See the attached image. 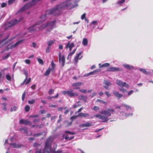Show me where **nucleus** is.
<instances>
[{
    "mask_svg": "<svg viewBox=\"0 0 153 153\" xmlns=\"http://www.w3.org/2000/svg\"><path fill=\"white\" fill-rule=\"evenodd\" d=\"M97 102H100L101 103H103L105 105H106L107 104V103L105 102L102 100H97Z\"/></svg>",
    "mask_w": 153,
    "mask_h": 153,
    "instance_id": "79ce46f5",
    "label": "nucleus"
},
{
    "mask_svg": "<svg viewBox=\"0 0 153 153\" xmlns=\"http://www.w3.org/2000/svg\"><path fill=\"white\" fill-rule=\"evenodd\" d=\"M97 20L94 21H92L90 24V25L91 26H93V28H94L96 25H97Z\"/></svg>",
    "mask_w": 153,
    "mask_h": 153,
    "instance_id": "412c9836",
    "label": "nucleus"
},
{
    "mask_svg": "<svg viewBox=\"0 0 153 153\" xmlns=\"http://www.w3.org/2000/svg\"><path fill=\"white\" fill-rule=\"evenodd\" d=\"M134 92V91L131 90L130 91H129L128 93V96L131 95Z\"/></svg>",
    "mask_w": 153,
    "mask_h": 153,
    "instance_id": "3c124183",
    "label": "nucleus"
},
{
    "mask_svg": "<svg viewBox=\"0 0 153 153\" xmlns=\"http://www.w3.org/2000/svg\"><path fill=\"white\" fill-rule=\"evenodd\" d=\"M73 90H71L68 91H64L62 92V93L64 95L67 94L70 97H74L78 95V94L76 93H73Z\"/></svg>",
    "mask_w": 153,
    "mask_h": 153,
    "instance_id": "9d476101",
    "label": "nucleus"
},
{
    "mask_svg": "<svg viewBox=\"0 0 153 153\" xmlns=\"http://www.w3.org/2000/svg\"><path fill=\"white\" fill-rule=\"evenodd\" d=\"M114 112V110L112 108H108L107 110H103L100 111V113L108 116H110L111 114H113Z\"/></svg>",
    "mask_w": 153,
    "mask_h": 153,
    "instance_id": "0eeeda50",
    "label": "nucleus"
},
{
    "mask_svg": "<svg viewBox=\"0 0 153 153\" xmlns=\"http://www.w3.org/2000/svg\"><path fill=\"white\" fill-rule=\"evenodd\" d=\"M79 91L81 92H82L83 93H85V94L87 92V91H86V90L85 89H79Z\"/></svg>",
    "mask_w": 153,
    "mask_h": 153,
    "instance_id": "c03bdc74",
    "label": "nucleus"
},
{
    "mask_svg": "<svg viewBox=\"0 0 153 153\" xmlns=\"http://www.w3.org/2000/svg\"><path fill=\"white\" fill-rule=\"evenodd\" d=\"M116 83L120 87H125L126 88H128L129 87V85L128 84L125 82H123L119 80H116Z\"/></svg>",
    "mask_w": 153,
    "mask_h": 153,
    "instance_id": "9b49d317",
    "label": "nucleus"
},
{
    "mask_svg": "<svg viewBox=\"0 0 153 153\" xmlns=\"http://www.w3.org/2000/svg\"><path fill=\"white\" fill-rule=\"evenodd\" d=\"M78 117V115H77V116H73L71 117L70 118H71V120H73L74 119H76Z\"/></svg>",
    "mask_w": 153,
    "mask_h": 153,
    "instance_id": "603ef678",
    "label": "nucleus"
},
{
    "mask_svg": "<svg viewBox=\"0 0 153 153\" xmlns=\"http://www.w3.org/2000/svg\"><path fill=\"white\" fill-rule=\"evenodd\" d=\"M59 63L61 64L62 66H63L65 63V58L64 56L61 55V53H59Z\"/></svg>",
    "mask_w": 153,
    "mask_h": 153,
    "instance_id": "4468645a",
    "label": "nucleus"
},
{
    "mask_svg": "<svg viewBox=\"0 0 153 153\" xmlns=\"http://www.w3.org/2000/svg\"><path fill=\"white\" fill-rule=\"evenodd\" d=\"M20 131H24V133L25 134L27 133V131L24 128H20L19 129Z\"/></svg>",
    "mask_w": 153,
    "mask_h": 153,
    "instance_id": "a18cd8bd",
    "label": "nucleus"
},
{
    "mask_svg": "<svg viewBox=\"0 0 153 153\" xmlns=\"http://www.w3.org/2000/svg\"><path fill=\"white\" fill-rule=\"evenodd\" d=\"M15 1V0H9L8 1V4L10 5L13 4Z\"/></svg>",
    "mask_w": 153,
    "mask_h": 153,
    "instance_id": "49530a36",
    "label": "nucleus"
},
{
    "mask_svg": "<svg viewBox=\"0 0 153 153\" xmlns=\"http://www.w3.org/2000/svg\"><path fill=\"white\" fill-rule=\"evenodd\" d=\"M92 126V123L91 122H87L86 123L80 125L79 126L81 128L88 127Z\"/></svg>",
    "mask_w": 153,
    "mask_h": 153,
    "instance_id": "f3484780",
    "label": "nucleus"
},
{
    "mask_svg": "<svg viewBox=\"0 0 153 153\" xmlns=\"http://www.w3.org/2000/svg\"><path fill=\"white\" fill-rule=\"evenodd\" d=\"M99 109L100 108L99 107L96 106H94L92 108V110L95 111H97L99 110Z\"/></svg>",
    "mask_w": 153,
    "mask_h": 153,
    "instance_id": "72a5a7b5",
    "label": "nucleus"
},
{
    "mask_svg": "<svg viewBox=\"0 0 153 153\" xmlns=\"http://www.w3.org/2000/svg\"><path fill=\"white\" fill-rule=\"evenodd\" d=\"M94 71H93V72H91L89 73H88V74H87L86 75V76H90L91 74H93L94 73Z\"/></svg>",
    "mask_w": 153,
    "mask_h": 153,
    "instance_id": "e2e57ef3",
    "label": "nucleus"
},
{
    "mask_svg": "<svg viewBox=\"0 0 153 153\" xmlns=\"http://www.w3.org/2000/svg\"><path fill=\"white\" fill-rule=\"evenodd\" d=\"M54 92V90L53 89H50L48 92L49 94H52L53 92Z\"/></svg>",
    "mask_w": 153,
    "mask_h": 153,
    "instance_id": "13d9d810",
    "label": "nucleus"
},
{
    "mask_svg": "<svg viewBox=\"0 0 153 153\" xmlns=\"http://www.w3.org/2000/svg\"><path fill=\"white\" fill-rule=\"evenodd\" d=\"M6 78L9 81H10L11 80V77L10 76V74H7L6 75Z\"/></svg>",
    "mask_w": 153,
    "mask_h": 153,
    "instance_id": "f704fd0d",
    "label": "nucleus"
},
{
    "mask_svg": "<svg viewBox=\"0 0 153 153\" xmlns=\"http://www.w3.org/2000/svg\"><path fill=\"white\" fill-rule=\"evenodd\" d=\"M88 41L87 39L86 38L83 39L82 43L84 46H87L88 44Z\"/></svg>",
    "mask_w": 153,
    "mask_h": 153,
    "instance_id": "393cba45",
    "label": "nucleus"
},
{
    "mask_svg": "<svg viewBox=\"0 0 153 153\" xmlns=\"http://www.w3.org/2000/svg\"><path fill=\"white\" fill-rule=\"evenodd\" d=\"M38 61L39 64L41 65H43V62L42 60L40 58H38L37 59Z\"/></svg>",
    "mask_w": 153,
    "mask_h": 153,
    "instance_id": "58836bf2",
    "label": "nucleus"
},
{
    "mask_svg": "<svg viewBox=\"0 0 153 153\" xmlns=\"http://www.w3.org/2000/svg\"><path fill=\"white\" fill-rule=\"evenodd\" d=\"M17 108V107L16 106H14L13 108H11L10 110L11 111H16Z\"/></svg>",
    "mask_w": 153,
    "mask_h": 153,
    "instance_id": "ea45409f",
    "label": "nucleus"
},
{
    "mask_svg": "<svg viewBox=\"0 0 153 153\" xmlns=\"http://www.w3.org/2000/svg\"><path fill=\"white\" fill-rule=\"evenodd\" d=\"M107 70L108 71L115 72L120 71V70L118 68L111 67L108 68Z\"/></svg>",
    "mask_w": 153,
    "mask_h": 153,
    "instance_id": "2eb2a0df",
    "label": "nucleus"
},
{
    "mask_svg": "<svg viewBox=\"0 0 153 153\" xmlns=\"http://www.w3.org/2000/svg\"><path fill=\"white\" fill-rule=\"evenodd\" d=\"M82 53V52H80L78 54H77L74 58V63L76 64L78 62V60L80 59L82 57V56H81Z\"/></svg>",
    "mask_w": 153,
    "mask_h": 153,
    "instance_id": "ddd939ff",
    "label": "nucleus"
},
{
    "mask_svg": "<svg viewBox=\"0 0 153 153\" xmlns=\"http://www.w3.org/2000/svg\"><path fill=\"white\" fill-rule=\"evenodd\" d=\"M25 62L27 64H29L30 63V61L29 59H26L25 60Z\"/></svg>",
    "mask_w": 153,
    "mask_h": 153,
    "instance_id": "6e6d98bb",
    "label": "nucleus"
},
{
    "mask_svg": "<svg viewBox=\"0 0 153 153\" xmlns=\"http://www.w3.org/2000/svg\"><path fill=\"white\" fill-rule=\"evenodd\" d=\"M125 1V0H122L121 1H119L117 2L118 4H121L123 3Z\"/></svg>",
    "mask_w": 153,
    "mask_h": 153,
    "instance_id": "0e129e2a",
    "label": "nucleus"
},
{
    "mask_svg": "<svg viewBox=\"0 0 153 153\" xmlns=\"http://www.w3.org/2000/svg\"><path fill=\"white\" fill-rule=\"evenodd\" d=\"M31 46L35 48H37L36 46V44L34 42L32 43Z\"/></svg>",
    "mask_w": 153,
    "mask_h": 153,
    "instance_id": "bf43d9fd",
    "label": "nucleus"
},
{
    "mask_svg": "<svg viewBox=\"0 0 153 153\" xmlns=\"http://www.w3.org/2000/svg\"><path fill=\"white\" fill-rule=\"evenodd\" d=\"M94 117L101 120L102 122H107L109 120L107 116L101 114H95L94 115Z\"/></svg>",
    "mask_w": 153,
    "mask_h": 153,
    "instance_id": "6e6552de",
    "label": "nucleus"
},
{
    "mask_svg": "<svg viewBox=\"0 0 153 153\" xmlns=\"http://www.w3.org/2000/svg\"><path fill=\"white\" fill-rule=\"evenodd\" d=\"M63 136L65 137V139L66 140H71L73 139L74 138V136L69 137L68 135L64 134L63 135Z\"/></svg>",
    "mask_w": 153,
    "mask_h": 153,
    "instance_id": "b1692460",
    "label": "nucleus"
},
{
    "mask_svg": "<svg viewBox=\"0 0 153 153\" xmlns=\"http://www.w3.org/2000/svg\"><path fill=\"white\" fill-rule=\"evenodd\" d=\"M10 53H8L7 54L6 56H4L3 57V59H5L7 58L10 55Z\"/></svg>",
    "mask_w": 153,
    "mask_h": 153,
    "instance_id": "a19ab883",
    "label": "nucleus"
},
{
    "mask_svg": "<svg viewBox=\"0 0 153 153\" xmlns=\"http://www.w3.org/2000/svg\"><path fill=\"white\" fill-rule=\"evenodd\" d=\"M51 65L52 67V69H54V68L55 67V64L54 63V62L53 61H52L51 63Z\"/></svg>",
    "mask_w": 153,
    "mask_h": 153,
    "instance_id": "de8ad7c7",
    "label": "nucleus"
},
{
    "mask_svg": "<svg viewBox=\"0 0 153 153\" xmlns=\"http://www.w3.org/2000/svg\"><path fill=\"white\" fill-rule=\"evenodd\" d=\"M42 22V21H39L36 23L32 25L28 29L30 33H32L36 31V29L35 28V27L36 26L39 25Z\"/></svg>",
    "mask_w": 153,
    "mask_h": 153,
    "instance_id": "1a4fd4ad",
    "label": "nucleus"
},
{
    "mask_svg": "<svg viewBox=\"0 0 153 153\" xmlns=\"http://www.w3.org/2000/svg\"><path fill=\"white\" fill-rule=\"evenodd\" d=\"M54 42L53 40H50L48 41L47 42V44L48 46H50Z\"/></svg>",
    "mask_w": 153,
    "mask_h": 153,
    "instance_id": "cd10ccee",
    "label": "nucleus"
},
{
    "mask_svg": "<svg viewBox=\"0 0 153 153\" xmlns=\"http://www.w3.org/2000/svg\"><path fill=\"white\" fill-rule=\"evenodd\" d=\"M40 112L42 114H43L45 113L46 111L45 110H42L40 111Z\"/></svg>",
    "mask_w": 153,
    "mask_h": 153,
    "instance_id": "69168bd1",
    "label": "nucleus"
},
{
    "mask_svg": "<svg viewBox=\"0 0 153 153\" xmlns=\"http://www.w3.org/2000/svg\"><path fill=\"white\" fill-rule=\"evenodd\" d=\"M53 148L52 150L50 144L48 143V140L45 143L44 151V153H50L51 152L53 153L54 151H55V150L56 148L57 145L56 143H54L53 144Z\"/></svg>",
    "mask_w": 153,
    "mask_h": 153,
    "instance_id": "7ed1b4c3",
    "label": "nucleus"
},
{
    "mask_svg": "<svg viewBox=\"0 0 153 153\" xmlns=\"http://www.w3.org/2000/svg\"><path fill=\"white\" fill-rule=\"evenodd\" d=\"M99 65L100 66V68H102L103 67H108L110 65V64L108 63H105L101 65L100 64H99Z\"/></svg>",
    "mask_w": 153,
    "mask_h": 153,
    "instance_id": "a878e982",
    "label": "nucleus"
},
{
    "mask_svg": "<svg viewBox=\"0 0 153 153\" xmlns=\"http://www.w3.org/2000/svg\"><path fill=\"white\" fill-rule=\"evenodd\" d=\"M27 78H26L25 79L24 81V82H25V83L26 85L29 83L30 82L31 80L30 78H29L28 80H27Z\"/></svg>",
    "mask_w": 153,
    "mask_h": 153,
    "instance_id": "7c9ffc66",
    "label": "nucleus"
},
{
    "mask_svg": "<svg viewBox=\"0 0 153 153\" xmlns=\"http://www.w3.org/2000/svg\"><path fill=\"white\" fill-rule=\"evenodd\" d=\"M40 0H33L31 2L25 4V6L22 7L18 12H23L27 9L29 8L32 5H33L35 3Z\"/></svg>",
    "mask_w": 153,
    "mask_h": 153,
    "instance_id": "423d86ee",
    "label": "nucleus"
},
{
    "mask_svg": "<svg viewBox=\"0 0 153 153\" xmlns=\"http://www.w3.org/2000/svg\"><path fill=\"white\" fill-rule=\"evenodd\" d=\"M21 20V19H20L19 20L14 19L9 22L6 23L3 26V27H4V29L6 30L9 27H13L14 25L18 24Z\"/></svg>",
    "mask_w": 153,
    "mask_h": 153,
    "instance_id": "20e7f679",
    "label": "nucleus"
},
{
    "mask_svg": "<svg viewBox=\"0 0 153 153\" xmlns=\"http://www.w3.org/2000/svg\"><path fill=\"white\" fill-rule=\"evenodd\" d=\"M105 94L107 95L108 97H109L111 96V94L107 91L105 92Z\"/></svg>",
    "mask_w": 153,
    "mask_h": 153,
    "instance_id": "5fc2aeb1",
    "label": "nucleus"
},
{
    "mask_svg": "<svg viewBox=\"0 0 153 153\" xmlns=\"http://www.w3.org/2000/svg\"><path fill=\"white\" fill-rule=\"evenodd\" d=\"M30 107L29 105H26L25 107V110L26 111H28L30 110Z\"/></svg>",
    "mask_w": 153,
    "mask_h": 153,
    "instance_id": "37998d69",
    "label": "nucleus"
},
{
    "mask_svg": "<svg viewBox=\"0 0 153 153\" xmlns=\"http://www.w3.org/2000/svg\"><path fill=\"white\" fill-rule=\"evenodd\" d=\"M41 134H42L41 133L36 134H34L33 136L34 137H37V136H38L41 135Z\"/></svg>",
    "mask_w": 153,
    "mask_h": 153,
    "instance_id": "338daca9",
    "label": "nucleus"
},
{
    "mask_svg": "<svg viewBox=\"0 0 153 153\" xmlns=\"http://www.w3.org/2000/svg\"><path fill=\"white\" fill-rule=\"evenodd\" d=\"M7 4L5 3H3L1 4V7L2 8L5 7L6 6Z\"/></svg>",
    "mask_w": 153,
    "mask_h": 153,
    "instance_id": "09e8293b",
    "label": "nucleus"
},
{
    "mask_svg": "<svg viewBox=\"0 0 153 153\" xmlns=\"http://www.w3.org/2000/svg\"><path fill=\"white\" fill-rule=\"evenodd\" d=\"M103 83L107 86H109L111 85V84L110 82L106 80L104 81Z\"/></svg>",
    "mask_w": 153,
    "mask_h": 153,
    "instance_id": "2f4dec72",
    "label": "nucleus"
},
{
    "mask_svg": "<svg viewBox=\"0 0 153 153\" xmlns=\"http://www.w3.org/2000/svg\"><path fill=\"white\" fill-rule=\"evenodd\" d=\"M2 105L3 106V107L2 108V110L4 111H6L7 110V108L6 107V105L7 104L5 103H3L2 104Z\"/></svg>",
    "mask_w": 153,
    "mask_h": 153,
    "instance_id": "e433bc0d",
    "label": "nucleus"
},
{
    "mask_svg": "<svg viewBox=\"0 0 153 153\" xmlns=\"http://www.w3.org/2000/svg\"><path fill=\"white\" fill-rule=\"evenodd\" d=\"M28 102L29 104H33L35 102V101L34 100H31L28 101Z\"/></svg>",
    "mask_w": 153,
    "mask_h": 153,
    "instance_id": "8fccbe9b",
    "label": "nucleus"
},
{
    "mask_svg": "<svg viewBox=\"0 0 153 153\" xmlns=\"http://www.w3.org/2000/svg\"><path fill=\"white\" fill-rule=\"evenodd\" d=\"M22 42V41H19L17 42H16L15 44L12 45L10 44H8L7 45H6V44H7L8 43V42H7V43L5 42H4V44H5V45H4L5 46V48L4 49L3 51L1 52V53H3L4 52L7 51H8L10 49H13L15 47H16L18 45H19L21 42Z\"/></svg>",
    "mask_w": 153,
    "mask_h": 153,
    "instance_id": "39448f33",
    "label": "nucleus"
},
{
    "mask_svg": "<svg viewBox=\"0 0 153 153\" xmlns=\"http://www.w3.org/2000/svg\"><path fill=\"white\" fill-rule=\"evenodd\" d=\"M65 132L66 133H68L69 134H75V133L74 132H71L69 131H65Z\"/></svg>",
    "mask_w": 153,
    "mask_h": 153,
    "instance_id": "052dcab7",
    "label": "nucleus"
},
{
    "mask_svg": "<svg viewBox=\"0 0 153 153\" xmlns=\"http://www.w3.org/2000/svg\"><path fill=\"white\" fill-rule=\"evenodd\" d=\"M83 84L82 82L74 83L72 84L71 86L74 90H77L79 89V87Z\"/></svg>",
    "mask_w": 153,
    "mask_h": 153,
    "instance_id": "f8f14e48",
    "label": "nucleus"
},
{
    "mask_svg": "<svg viewBox=\"0 0 153 153\" xmlns=\"http://www.w3.org/2000/svg\"><path fill=\"white\" fill-rule=\"evenodd\" d=\"M55 21H53L47 23L46 24H43L41 25L39 27V30H42L46 27H48V29L46 31V33L50 32L54 27L55 26Z\"/></svg>",
    "mask_w": 153,
    "mask_h": 153,
    "instance_id": "f03ea898",
    "label": "nucleus"
},
{
    "mask_svg": "<svg viewBox=\"0 0 153 153\" xmlns=\"http://www.w3.org/2000/svg\"><path fill=\"white\" fill-rule=\"evenodd\" d=\"M10 146H12L13 148H19L21 146L20 144H17L16 143H13L10 144Z\"/></svg>",
    "mask_w": 153,
    "mask_h": 153,
    "instance_id": "4be33fe9",
    "label": "nucleus"
},
{
    "mask_svg": "<svg viewBox=\"0 0 153 153\" xmlns=\"http://www.w3.org/2000/svg\"><path fill=\"white\" fill-rule=\"evenodd\" d=\"M119 90L123 93H126L127 92V90L126 89L124 88L123 87H122L121 88H119Z\"/></svg>",
    "mask_w": 153,
    "mask_h": 153,
    "instance_id": "c756f323",
    "label": "nucleus"
},
{
    "mask_svg": "<svg viewBox=\"0 0 153 153\" xmlns=\"http://www.w3.org/2000/svg\"><path fill=\"white\" fill-rule=\"evenodd\" d=\"M140 71L143 73L145 74H149L143 68H140L139 69Z\"/></svg>",
    "mask_w": 153,
    "mask_h": 153,
    "instance_id": "c9c22d12",
    "label": "nucleus"
},
{
    "mask_svg": "<svg viewBox=\"0 0 153 153\" xmlns=\"http://www.w3.org/2000/svg\"><path fill=\"white\" fill-rule=\"evenodd\" d=\"M74 44L73 43H71L69 42L67 44L66 46V49L69 48L70 51H71V50L72 48L74 47Z\"/></svg>",
    "mask_w": 153,
    "mask_h": 153,
    "instance_id": "6ab92c4d",
    "label": "nucleus"
},
{
    "mask_svg": "<svg viewBox=\"0 0 153 153\" xmlns=\"http://www.w3.org/2000/svg\"><path fill=\"white\" fill-rule=\"evenodd\" d=\"M123 65L128 70H131L133 69L134 67L131 65L128 64H123Z\"/></svg>",
    "mask_w": 153,
    "mask_h": 153,
    "instance_id": "aec40b11",
    "label": "nucleus"
},
{
    "mask_svg": "<svg viewBox=\"0 0 153 153\" xmlns=\"http://www.w3.org/2000/svg\"><path fill=\"white\" fill-rule=\"evenodd\" d=\"M79 99L80 100H82L84 102H86L87 97L86 96H80L79 97Z\"/></svg>",
    "mask_w": 153,
    "mask_h": 153,
    "instance_id": "bb28decb",
    "label": "nucleus"
},
{
    "mask_svg": "<svg viewBox=\"0 0 153 153\" xmlns=\"http://www.w3.org/2000/svg\"><path fill=\"white\" fill-rule=\"evenodd\" d=\"M101 70L99 69H97L95 70H94V73L96 72H100V71Z\"/></svg>",
    "mask_w": 153,
    "mask_h": 153,
    "instance_id": "774afa93",
    "label": "nucleus"
},
{
    "mask_svg": "<svg viewBox=\"0 0 153 153\" xmlns=\"http://www.w3.org/2000/svg\"><path fill=\"white\" fill-rule=\"evenodd\" d=\"M122 105L127 109H131V108L130 107V106L126 104H122Z\"/></svg>",
    "mask_w": 153,
    "mask_h": 153,
    "instance_id": "4c0bfd02",
    "label": "nucleus"
},
{
    "mask_svg": "<svg viewBox=\"0 0 153 153\" xmlns=\"http://www.w3.org/2000/svg\"><path fill=\"white\" fill-rule=\"evenodd\" d=\"M19 123L20 124H23L25 125H29L31 124L30 122L27 120H24L23 119H21L19 121Z\"/></svg>",
    "mask_w": 153,
    "mask_h": 153,
    "instance_id": "dca6fc26",
    "label": "nucleus"
},
{
    "mask_svg": "<svg viewBox=\"0 0 153 153\" xmlns=\"http://www.w3.org/2000/svg\"><path fill=\"white\" fill-rule=\"evenodd\" d=\"M85 15V13H84L81 16V19H82L83 20L84 19H85L86 18Z\"/></svg>",
    "mask_w": 153,
    "mask_h": 153,
    "instance_id": "4d7b16f0",
    "label": "nucleus"
},
{
    "mask_svg": "<svg viewBox=\"0 0 153 153\" xmlns=\"http://www.w3.org/2000/svg\"><path fill=\"white\" fill-rule=\"evenodd\" d=\"M113 94L118 99H119L122 97L123 96L122 94H119L118 92L115 91H113Z\"/></svg>",
    "mask_w": 153,
    "mask_h": 153,
    "instance_id": "a211bd4d",
    "label": "nucleus"
},
{
    "mask_svg": "<svg viewBox=\"0 0 153 153\" xmlns=\"http://www.w3.org/2000/svg\"><path fill=\"white\" fill-rule=\"evenodd\" d=\"M78 117H86L88 116L89 115L87 113H80L78 115Z\"/></svg>",
    "mask_w": 153,
    "mask_h": 153,
    "instance_id": "5701e85b",
    "label": "nucleus"
},
{
    "mask_svg": "<svg viewBox=\"0 0 153 153\" xmlns=\"http://www.w3.org/2000/svg\"><path fill=\"white\" fill-rule=\"evenodd\" d=\"M25 94H26L25 92H25H24V93H23V94H22V100L23 101L24 100V99L25 98Z\"/></svg>",
    "mask_w": 153,
    "mask_h": 153,
    "instance_id": "864d4df0",
    "label": "nucleus"
},
{
    "mask_svg": "<svg viewBox=\"0 0 153 153\" xmlns=\"http://www.w3.org/2000/svg\"><path fill=\"white\" fill-rule=\"evenodd\" d=\"M51 71V69L50 68H49L45 73L44 75L45 76H48Z\"/></svg>",
    "mask_w": 153,
    "mask_h": 153,
    "instance_id": "c85d7f7f",
    "label": "nucleus"
},
{
    "mask_svg": "<svg viewBox=\"0 0 153 153\" xmlns=\"http://www.w3.org/2000/svg\"><path fill=\"white\" fill-rule=\"evenodd\" d=\"M96 95V93H93L91 94L90 95V96L93 97H94V96H95Z\"/></svg>",
    "mask_w": 153,
    "mask_h": 153,
    "instance_id": "680f3d73",
    "label": "nucleus"
},
{
    "mask_svg": "<svg viewBox=\"0 0 153 153\" xmlns=\"http://www.w3.org/2000/svg\"><path fill=\"white\" fill-rule=\"evenodd\" d=\"M76 1H71V0H68L62 3L57 6L53 9L47 10L45 15H42L40 17V18L42 20L45 19L46 17L49 15L53 14L55 12H58L59 9L63 8L65 7H68L71 9L76 7L78 4H76Z\"/></svg>",
    "mask_w": 153,
    "mask_h": 153,
    "instance_id": "f257e3e1",
    "label": "nucleus"
},
{
    "mask_svg": "<svg viewBox=\"0 0 153 153\" xmlns=\"http://www.w3.org/2000/svg\"><path fill=\"white\" fill-rule=\"evenodd\" d=\"M76 49H74L73 51H72V52H71L68 55V58L69 57V56H71L76 51Z\"/></svg>",
    "mask_w": 153,
    "mask_h": 153,
    "instance_id": "473e14b6",
    "label": "nucleus"
}]
</instances>
